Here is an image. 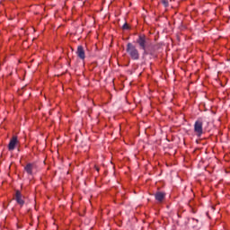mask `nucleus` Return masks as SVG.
I'll return each instance as SVG.
<instances>
[{
    "label": "nucleus",
    "instance_id": "obj_6",
    "mask_svg": "<svg viewBox=\"0 0 230 230\" xmlns=\"http://www.w3.org/2000/svg\"><path fill=\"white\" fill-rule=\"evenodd\" d=\"M15 200L19 206L22 207L24 206V199L22 198V193L20 192V190H16L15 192Z\"/></svg>",
    "mask_w": 230,
    "mask_h": 230
},
{
    "label": "nucleus",
    "instance_id": "obj_8",
    "mask_svg": "<svg viewBox=\"0 0 230 230\" xmlns=\"http://www.w3.org/2000/svg\"><path fill=\"white\" fill-rule=\"evenodd\" d=\"M144 57L146 55H150V57H155V50L154 49V46L150 45L149 48L143 52Z\"/></svg>",
    "mask_w": 230,
    "mask_h": 230
},
{
    "label": "nucleus",
    "instance_id": "obj_9",
    "mask_svg": "<svg viewBox=\"0 0 230 230\" xmlns=\"http://www.w3.org/2000/svg\"><path fill=\"white\" fill-rule=\"evenodd\" d=\"M164 197H166V194H164V192L158 191L155 194V198L157 202H163V200H164Z\"/></svg>",
    "mask_w": 230,
    "mask_h": 230
},
{
    "label": "nucleus",
    "instance_id": "obj_7",
    "mask_svg": "<svg viewBox=\"0 0 230 230\" xmlns=\"http://www.w3.org/2000/svg\"><path fill=\"white\" fill-rule=\"evenodd\" d=\"M33 168H35V164L29 163L25 165L24 172L29 175H33Z\"/></svg>",
    "mask_w": 230,
    "mask_h": 230
},
{
    "label": "nucleus",
    "instance_id": "obj_10",
    "mask_svg": "<svg viewBox=\"0 0 230 230\" xmlns=\"http://www.w3.org/2000/svg\"><path fill=\"white\" fill-rule=\"evenodd\" d=\"M170 0H162V4L164 6V8H168L170 6Z\"/></svg>",
    "mask_w": 230,
    "mask_h": 230
},
{
    "label": "nucleus",
    "instance_id": "obj_5",
    "mask_svg": "<svg viewBox=\"0 0 230 230\" xmlns=\"http://www.w3.org/2000/svg\"><path fill=\"white\" fill-rule=\"evenodd\" d=\"M76 55L81 60H85V50L82 45L77 47Z\"/></svg>",
    "mask_w": 230,
    "mask_h": 230
},
{
    "label": "nucleus",
    "instance_id": "obj_11",
    "mask_svg": "<svg viewBox=\"0 0 230 230\" xmlns=\"http://www.w3.org/2000/svg\"><path fill=\"white\" fill-rule=\"evenodd\" d=\"M129 26H128V23H124L123 26H122V29L123 30H129Z\"/></svg>",
    "mask_w": 230,
    "mask_h": 230
},
{
    "label": "nucleus",
    "instance_id": "obj_1",
    "mask_svg": "<svg viewBox=\"0 0 230 230\" xmlns=\"http://www.w3.org/2000/svg\"><path fill=\"white\" fill-rule=\"evenodd\" d=\"M126 51L128 55L130 57L131 60H139V50L135 47L132 43H128L126 47Z\"/></svg>",
    "mask_w": 230,
    "mask_h": 230
},
{
    "label": "nucleus",
    "instance_id": "obj_3",
    "mask_svg": "<svg viewBox=\"0 0 230 230\" xmlns=\"http://www.w3.org/2000/svg\"><path fill=\"white\" fill-rule=\"evenodd\" d=\"M203 125L204 122L200 119H197L194 123V132L198 137H200L204 134Z\"/></svg>",
    "mask_w": 230,
    "mask_h": 230
},
{
    "label": "nucleus",
    "instance_id": "obj_2",
    "mask_svg": "<svg viewBox=\"0 0 230 230\" xmlns=\"http://www.w3.org/2000/svg\"><path fill=\"white\" fill-rule=\"evenodd\" d=\"M137 44H138V47L140 49L145 52L147 48H150V40L146 38L145 35H139L138 39L137 40Z\"/></svg>",
    "mask_w": 230,
    "mask_h": 230
},
{
    "label": "nucleus",
    "instance_id": "obj_4",
    "mask_svg": "<svg viewBox=\"0 0 230 230\" xmlns=\"http://www.w3.org/2000/svg\"><path fill=\"white\" fill-rule=\"evenodd\" d=\"M18 144L19 140L17 139V137H13L9 142L8 150H10V152L15 150V146H17Z\"/></svg>",
    "mask_w": 230,
    "mask_h": 230
}]
</instances>
